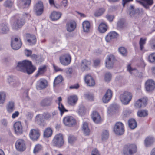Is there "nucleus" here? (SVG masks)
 Returning <instances> with one entry per match:
<instances>
[{"label":"nucleus","instance_id":"obj_1","mask_svg":"<svg viewBox=\"0 0 155 155\" xmlns=\"http://www.w3.org/2000/svg\"><path fill=\"white\" fill-rule=\"evenodd\" d=\"M16 68L29 74L32 73L36 69L35 67L32 65L31 62L28 60H24L18 62Z\"/></svg>","mask_w":155,"mask_h":155},{"label":"nucleus","instance_id":"obj_2","mask_svg":"<svg viewBox=\"0 0 155 155\" xmlns=\"http://www.w3.org/2000/svg\"><path fill=\"white\" fill-rule=\"evenodd\" d=\"M137 152V147L134 144H129L125 146L123 150V155H133Z\"/></svg>","mask_w":155,"mask_h":155},{"label":"nucleus","instance_id":"obj_3","mask_svg":"<svg viewBox=\"0 0 155 155\" xmlns=\"http://www.w3.org/2000/svg\"><path fill=\"white\" fill-rule=\"evenodd\" d=\"M13 18L14 21L12 25V27L14 30L20 28L25 23V19L21 15H15Z\"/></svg>","mask_w":155,"mask_h":155},{"label":"nucleus","instance_id":"obj_4","mask_svg":"<svg viewBox=\"0 0 155 155\" xmlns=\"http://www.w3.org/2000/svg\"><path fill=\"white\" fill-rule=\"evenodd\" d=\"M132 97V94L130 92L125 91L120 94L119 99L123 104L126 105L130 102Z\"/></svg>","mask_w":155,"mask_h":155},{"label":"nucleus","instance_id":"obj_5","mask_svg":"<svg viewBox=\"0 0 155 155\" xmlns=\"http://www.w3.org/2000/svg\"><path fill=\"white\" fill-rule=\"evenodd\" d=\"M52 144L53 146L59 148L62 146L64 144L63 135L61 134L55 135L52 140Z\"/></svg>","mask_w":155,"mask_h":155},{"label":"nucleus","instance_id":"obj_6","mask_svg":"<svg viewBox=\"0 0 155 155\" xmlns=\"http://www.w3.org/2000/svg\"><path fill=\"white\" fill-rule=\"evenodd\" d=\"M129 15L131 18L135 19L138 18L140 15L141 11L139 8L134 9L133 5H131L128 8Z\"/></svg>","mask_w":155,"mask_h":155},{"label":"nucleus","instance_id":"obj_7","mask_svg":"<svg viewBox=\"0 0 155 155\" xmlns=\"http://www.w3.org/2000/svg\"><path fill=\"white\" fill-rule=\"evenodd\" d=\"M44 5L43 3L38 1L34 6V11L36 15L37 16L41 15L44 12Z\"/></svg>","mask_w":155,"mask_h":155},{"label":"nucleus","instance_id":"obj_8","mask_svg":"<svg viewBox=\"0 0 155 155\" xmlns=\"http://www.w3.org/2000/svg\"><path fill=\"white\" fill-rule=\"evenodd\" d=\"M114 131L117 135L123 134L124 132V127L123 124L120 122H117L114 126Z\"/></svg>","mask_w":155,"mask_h":155},{"label":"nucleus","instance_id":"obj_9","mask_svg":"<svg viewBox=\"0 0 155 155\" xmlns=\"http://www.w3.org/2000/svg\"><path fill=\"white\" fill-rule=\"evenodd\" d=\"M60 63L63 65L68 66L71 63V58L69 54H65L61 55L59 57Z\"/></svg>","mask_w":155,"mask_h":155},{"label":"nucleus","instance_id":"obj_10","mask_svg":"<svg viewBox=\"0 0 155 155\" xmlns=\"http://www.w3.org/2000/svg\"><path fill=\"white\" fill-rule=\"evenodd\" d=\"M63 122L65 125L71 126L75 124V119L71 116H66L63 119Z\"/></svg>","mask_w":155,"mask_h":155},{"label":"nucleus","instance_id":"obj_11","mask_svg":"<svg viewBox=\"0 0 155 155\" xmlns=\"http://www.w3.org/2000/svg\"><path fill=\"white\" fill-rule=\"evenodd\" d=\"M21 44V41L19 38H15L12 40L11 46L12 48L15 50L18 49Z\"/></svg>","mask_w":155,"mask_h":155},{"label":"nucleus","instance_id":"obj_12","mask_svg":"<svg viewBox=\"0 0 155 155\" xmlns=\"http://www.w3.org/2000/svg\"><path fill=\"white\" fill-rule=\"evenodd\" d=\"M13 127L16 134L19 135L23 133V127L21 122L17 121L15 122L14 124Z\"/></svg>","mask_w":155,"mask_h":155},{"label":"nucleus","instance_id":"obj_13","mask_svg":"<svg viewBox=\"0 0 155 155\" xmlns=\"http://www.w3.org/2000/svg\"><path fill=\"white\" fill-rule=\"evenodd\" d=\"M48 85V83L46 80L41 78L37 81L36 87L38 90L43 89L46 88Z\"/></svg>","mask_w":155,"mask_h":155},{"label":"nucleus","instance_id":"obj_14","mask_svg":"<svg viewBox=\"0 0 155 155\" xmlns=\"http://www.w3.org/2000/svg\"><path fill=\"white\" fill-rule=\"evenodd\" d=\"M16 149L19 151H23L26 149V146L24 140L21 139L18 140L15 143Z\"/></svg>","mask_w":155,"mask_h":155},{"label":"nucleus","instance_id":"obj_15","mask_svg":"<svg viewBox=\"0 0 155 155\" xmlns=\"http://www.w3.org/2000/svg\"><path fill=\"white\" fill-rule=\"evenodd\" d=\"M30 138L34 141L36 140L39 137L40 133L38 129H32L30 130L29 133Z\"/></svg>","mask_w":155,"mask_h":155},{"label":"nucleus","instance_id":"obj_16","mask_svg":"<svg viewBox=\"0 0 155 155\" xmlns=\"http://www.w3.org/2000/svg\"><path fill=\"white\" fill-rule=\"evenodd\" d=\"M145 86L147 91H151L155 88V83L152 80H148L146 81Z\"/></svg>","mask_w":155,"mask_h":155},{"label":"nucleus","instance_id":"obj_17","mask_svg":"<svg viewBox=\"0 0 155 155\" xmlns=\"http://www.w3.org/2000/svg\"><path fill=\"white\" fill-rule=\"evenodd\" d=\"M31 0H18L17 5L20 8H27L30 5Z\"/></svg>","mask_w":155,"mask_h":155},{"label":"nucleus","instance_id":"obj_18","mask_svg":"<svg viewBox=\"0 0 155 155\" xmlns=\"http://www.w3.org/2000/svg\"><path fill=\"white\" fill-rule=\"evenodd\" d=\"M114 61L115 58L113 55H111L108 56L105 62L106 67L109 69L112 68Z\"/></svg>","mask_w":155,"mask_h":155},{"label":"nucleus","instance_id":"obj_19","mask_svg":"<svg viewBox=\"0 0 155 155\" xmlns=\"http://www.w3.org/2000/svg\"><path fill=\"white\" fill-rule=\"evenodd\" d=\"M7 82L13 87H16L19 84L18 81L13 76H9L7 78Z\"/></svg>","mask_w":155,"mask_h":155},{"label":"nucleus","instance_id":"obj_20","mask_svg":"<svg viewBox=\"0 0 155 155\" xmlns=\"http://www.w3.org/2000/svg\"><path fill=\"white\" fill-rule=\"evenodd\" d=\"M147 99L146 98H143L138 99L136 101L134 106L136 108H139L142 107H145L147 104Z\"/></svg>","mask_w":155,"mask_h":155},{"label":"nucleus","instance_id":"obj_21","mask_svg":"<svg viewBox=\"0 0 155 155\" xmlns=\"http://www.w3.org/2000/svg\"><path fill=\"white\" fill-rule=\"evenodd\" d=\"M112 96V92L110 89H108L106 91L105 95L102 98L103 103H107L111 99Z\"/></svg>","mask_w":155,"mask_h":155},{"label":"nucleus","instance_id":"obj_22","mask_svg":"<svg viewBox=\"0 0 155 155\" xmlns=\"http://www.w3.org/2000/svg\"><path fill=\"white\" fill-rule=\"evenodd\" d=\"M58 99V100L56 101L58 105V108L60 112L61 115L62 116L64 112H67L68 110L65 108L64 107L61 102L62 101L61 97H59Z\"/></svg>","mask_w":155,"mask_h":155},{"label":"nucleus","instance_id":"obj_23","mask_svg":"<svg viewBox=\"0 0 155 155\" xmlns=\"http://www.w3.org/2000/svg\"><path fill=\"white\" fill-rule=\"evenodd\" d=\"M155 142V138L153 136H149L147 137L144 141V144L146 147H150Z\"/></svg>","mask_w":155,"mask_h":155},{"label":"nucleus","instance_id":"obj_24","mask_svg":"<svg viewBox=\"0 0 155 155\" xmlns=\"http://www.w3.org/2000/svg\"><path fill=\"white\" fill-rule=\"evenodd\" d=\"M136 2L142 5L146 9L149 8V6L153 3V0H136Z\"/></svg>","mask_w":155,"mask_h":155},{"label":"nucleus","instance_id":"obj_25","mask_svg":"<svg viewBox=\"0 0 155 155\" xmlns=\"http://www.w3.org/2000/svg\"><path fill=\"white\" fill-rule=\"evenodd\" d=\"M118 36V34L115 31H111L106 36L105 39L107 42H110L113 39L117 38Z\"/></svg>","mask_w":155,"mask_h":155},{"label":"nucleus","instance_id":"obj_26","mask_svg":"<svg viewBox=\"0 0 155 155\" xmlns=\"http://www.w3.org/2000/svg\"><path fill=\"white\" fill-rule=\"evenodd\" d=\"M85 83L89 86H93L95 85L94 80L92 77L89 75H86L84 77Z\"/></svg>","mask_w":155,"mask_h":155},{"label":"nucleus","instance_id":"obj_27","mask_svg":"<svg viewBox=\"0 0 155 155\" xmlns=\"http://www.w3.org/2000/svg\"><path fill=\"white\" fill-rule=\"evenodd\" d=\"M91 118L95 123H99L101 122V117L97 112L94 111L91 114Z\"/></svg>","mask_w":155,"mask_h":155},{"label":"nucleus","instance_id":"obj_28","mask_svg":"<svg viewBox=\"0 0 155 155\" xmlns=\"http://www.w3.org/2000/svg\"><path fill=\"white\" fill-rule=\"evenodd\" d=\"M91 62L90 61L84 59L82 61L81 65L78 67L82 71H83L87 70Z\"/></svg>","mask_w":155,"mask_h":155},{"label":"nucleus","instance_id":"obj_29","mask_svg":"<svg viewBox=\"0 0 155 155\" xmlns=\"http://www.w3.org/2000/svg\"><path fill=\"white\" fill-rule=\"evenodd\" d=\"M76 22L74 21H71L68 23L66 25L67 30L68 31L71 32L74 31L76 28Z\"/></svg>","mask_w":155,"mask_h":155},{"label":"nucleus","instance_id":"obj_30","mask_svg":"<svg viewBox=\"0 0 155 155\" xmlns=\"http://www.w3.org/2000/svg\"><path fill=\"white\" fill-rule=\"evenodd\" d=\"M82 131L85 135H88L90 133V130L88 127V123L86 122H83L82 126Z\"/></svg>","mask_w":155,"mask_h":155},{"label":"nucleus","instance_id":"obj_31","mask_svg":"<svg viewBox=\"0 0 155 155\" xmlns=\"http://www.w3.org/2000/svg\"><path fill=\"white\" fill-rule=\"evenodd\" d=\"M82 25L84 32L88 33L89 31L91 28V24L88 21H84L82 23Z\"/></svg>","mask_w":155,"mask_h":155},{"label":"nucleus","instance_id":"obj_32","mask_svg":"<svg viewBox=\"0 0 155 155\" xmlns=\"http://www.w3.org/2000/svg\"><path fill=\"white\" fill-rule=\"evenodd\" d=\"M61 13L60 12L53 11L51 14L50 18L52 21L57 20L61 17Z\"/></svg>","mask_w":155,"mask_h":155},{"label":"nucleus","instance_id":"obj_33","mask_svg":"<svg viewBox=\"0 0 155 155\" xmlns=\"http://www.w3.org/2000/svg\"><path fill=\"white\" fill-rule=\"evenodd\" d=\"M78 97L77 96H71L68 97V102L70 105L74 106L78 101Z\"/></svg>","mask_w":155,"mask_h":155},{"label":"nucleus","instance_id":"obj_34","mask_svg":"<svg viewBox=\"0 0 155 155\" xmlns=\"http://www.w3.org/2000/svg\"><path fill=\"white\" fill-rule=\"evenodd\" d=\"M27 41L29 45H32L35 43L36 39L35 35L28 34L27 35Z\"/></svg>","mask_w":155,"mask_h":155},{"label":"nucleus","instance_id":"obj_35","mask_svg":"<svg viewBox=\"0 0 155 155\" xmlns=\"http://www.w3.org/2000/svg\"><path fill=\"white\" fill-rule=\"evenodd\" d=\"M108 28L107 25L105 23L102 22L101 23L98 27L99 31L101 33H103L106 32Z\"/></svg>","mask_w":155,"mask_h":155},{"label":"nucleus","instance_id":"obj_36","mask_svg":"<svg viewBox=\"0 0 155 155\" xmlns=\"http://www.w3.org/2000/svg\"><path fill=\"white\" fill-rule=\"evenodd\" d=\"M6 109L7 112L9 113H12L15 110L14 103L13 101H10L7 104Z\"/></svg>","mask_w":155,"mask_h":155},{"label":"nucleus","instance_id":"obj_37","mask_svg":"<svg viewBox=\"0 0 155 155\" xmlns=\"http://www.w3.org/2000/svg\"><path fill=\"white\" fill-rule=\"evenodd\" d=\"M127 70L130 74H134L135 76H139L138 74L139 73L136 69L132 68L130 64L127 66Z\"/></svg>","mask_w":155,"mask_h":155},{"label":"nucleus","instance_id":"obj_38","mask_svg":"<svg viewBox=\"0 0 155 155\" xmlns=\"http://www.w3.org/2000/svg\"><path fill=\"white\" fill-rule=\"evenodd\" d=\"M86 112V109L83 105H80L78 109L77 110V112L81 116H82L85 115Z\"/></svg>","mask_w":155,"mask_h":155},{"label":"nucleus","instance_id":"obj_39","mask_svg":"<svg viewBox=\"0 0 155 155\" xmlns=\"http://www.w3.org/2000/svg\"><path fill=\"white\" fill-rule=\"evenodd\" d=\"M6 98V93L3 91L0 92V105H2L4 104Z\"/></svg>","mask_w":155,"mask_h":155},{"label":"nucleus","instance_id":"obj_40","mask_svg":"<svg viewBox=\"0 0 155 155\" xmlns=\"http://www.w3.org/2000/svg\"><path fill=\"white\" fill-rule=\"evenodd\" d=\"M118 108L117 104H114L110 105L108 108L107 113L108 114H110L113 112L115 111Z\"/></svg>","mask_w":155,"mask_h":155},{"label":"nucleus","instance_id":"obj_41","mask_svg":"<svg viewBox=\"0 0 155 155\" xmlns=\"http://www.w3.org/2000/svg\"><path fill=\"white\" fill-rule=\"evenodd\" d=\"M105 11L104 8H100L96 10L94 12V15L96 17H99L103 15Z\"/></svg>","mask_w":155,"mask_h":155},{"label":"nucleus","instance_id":"obj_42","mask_svg":"<svg viewBox=\"0 0 155 155\" xmlns=\"http://www.w3.org/2000/svg\"><path fill=\"white\" fill-rule=\"evenodd\" d=\"M52 134V130L50 128H48L45 129L44 133V136L46 137H51Z\"/></svg>","mask_w":155,"mask_h":155},{"label":"nucleus","instance_id":"obj_43","mask_svg":"<svg viewBox=\"0 0 155 155\" xmlns=\"http://www.w3.org/2000/svg\"><path fill=\"white\" fill-rule=\"evenodd\" d=\"M129 127L131 129H134L137 127V124L135 120L133 119H130L128 121Z\"/></svg>","mask_w":155,"mask_h":155},{"label":"nucleus","instance_id":"obj_44","mask_svg":"<svg viewBox=\"0 0 155 155\" xmlns=\"http://www.w3.org/2000/svg\"><path fill=\"white\" fill-rule=\"evenodd\" d=\"M42 146L39 144L36 145L34 147L33 149V153L36 154L40 152L42 149Z\"/></svg>","mask_w":155,"mask_h":155},{"label":"nucleus","instance_id":"obj_45","mask_svg":"<svg viewBox=\"0 0 155 155\" xmlns=\"http://www.w3.org/2000/svg\"><path fill=\"white\" fill-rule=\"evenodd\" d=\"M46 68L45 65L40 67L38 69L37 75H39L42 74L46 71Z\"/></svg>","mask_w":155,"mask_h":155},{"label":"nucleus","instance_id":"obj_46","mask_svg":"<svg viewBox=\"0 0 155 155\" xmlns=\"http://www.w3.org/2000/svg\"><path fill=\"white\" fill-rule=\"evenodd\" d=\"M109 136V132L107 130H104L102 132L101 137L103 140H105L108 138Z\"/></svg>","mask_w":155,"mask_h":155},{"label":"nucleus","instance_id":"obj_47","mask_svg":"<svg viewBox=\"0 0 155 155\" xmlns=\"http://www.w3.org/2000/svg\"><path fill=\"white\" fill-rule=\"evenodd\" d=\"M63 80V78L61 75L57 77L54 81V85H56L61 83Z\"/></svg>","mask_w":155,"mask_h":155},{"label":"nucleus","instance_id":"obj_48","mask_svg":"<svg viewBox=\"0 0 155 155\" xmlns=\"http://www.w3.org/2000/svg\"><path fill=\"white\" fill-rule=\"evenodd\" d=\"M148 115V113L147 111L142 110L138 111L137 112L138 116L140 117H144Z\"/></svg>","mask_w":155,"mask_h":155},{"label":"nucleus","instance_id":"obj_49","mask_svg":"<svg viewBox=\"0 0 155 155\" xmlns=\"http://www.w3.org/2000/svg\"><path fill=\"white\" fill-rule=\"evenodd\" d=\"M1 27V29L2 33H7L9 29L6 24H2Z\"/></svg>","mask_w":155,"mask_h":155},{"label":"nucleus","instance_id":"obj_50","mask_svg":"<svg viewBox=\"0 0 155 155\" xmlns=\"http://www.w3.org/2000/svg\"><path fill=\"white\" fill-rule=\"evenodd\" d=\"M146 38H141L140 41V49L142 50L143 48V46L146 43Z\"/></svg>","mask_w":155,"mask_h":155},{"label":"nucleus","instance_id":"obj_51","mask_svg":"<svg viewBox=\"0 0 155 155\" xmlns=\"http://www.w3.org/2000/svg\"><path fill=\"white\" fill-rule=\"evenodd\" d=\"M148 60L150 62H155V53H151L148 56Z\"/></svg>","mask_w":155,"mask_h":155},{"label":"nucleus","instance_id":"obj_52","mask_svg":"<svg viewBox=\"0 0 155 155\" xmlns=\"http://www.w3.org/2000/svg\"><path fill=\"white\" fill-rule=\"evenodd\" d=\"M14 4L13 1L11 0H6L4 2V5L6 7H11Z\"/></svg>","mask_w":155,"mask_h":155},{"label":"nucleus","instance_id":"obj_53","mask_svg":"<svg viewBox=\"0 0 155 155\" xmlns=\"http://www.w3.org/2000/svg\"><path fill=\"white\" fill-rule=\"evenodd\" d=\"M120 53L123 56H125L127 55V50L124 47H121L118 49Z\"/></svg>","mask_w":155,"mask_h":155},{"label":"nucleus","instance_id":"obj_54","mask_svg":"<svg viewBox=\"0 0 155 155\" xmlns=\"http://www.w3.org/2000/svg\"><path fill=\"white\" fill-rule=\"evenodd\" d=\"M111 74L109 72H107L105 75L104 79L106 81L109 82L111 80Z\"/></svg>","mask_w":155,"mask_h":155},{"label":"nucleus","instance_id":"obj_55","mask_svg":"<svg viewBox=\"0 0 155 155\" xmlns=\"http://www.w3.org/2000/svg\"><path fill=\"white\" fill-rule=\"evenodd\" d=\"M32 59L38 61H41V56L39 55H37L35 54H33L31 56Z\"/></svg>","mask_w":155,"mask_h":155},{"label":"nucleus","instance_id":"obj_56","mask_svg":"<svg viewBox=\"0 0 155 155\" xmlns=\"http://www.w3.org/2000/svg\"><path fill=\"white\" fill-rule=\"evenodd\" d=\"M131 112V111L130 110L126 109L124 110L123 114L125 117H126L128 116Z\"/></svg>","mask_w":155,"mask_h":155},{"label":"nucleus","instance_id":"obj_57","mask_svg":"<svg viewBox=\"0 0 155 155\" xmlns=\"http://www.w3.org/2000/svg\"><path fill=\"white\" fill-rule=\"evenodd\" d=\"M150 44L151 48L153 49H155V40L152 39L151 40L150 42Z\"/></svg>","mask_w":155,"mask_h":155},{"label":"nucleus","instance_id":"obj_58","mask_svg":"<svg viewBox=\"0 0 155 155\" xmlns=\"http://www.w3.org/2000/svg\"><path fill=\"white\" fill-rule=\"evenodd\" d=\"M33 115L32 113L28 112L26 114V117L28 120H31L33 117Z\"/></svg>","mask_w":155,"mask_h":155},{"label":"nucleus","instance_id":"obj_59","mask_svg":"<svg viewBox=\"0 0 155 155\" xmlns=\"http://www.w3.org/2000/svg\"><path fill=\"white\" fill-rule=\"evenodd\" d=\"M106 18L110 22H112L114 18L113 15H107L106 16Z\"/></svg>","mask_w":155,"mask_h":155},{"label":"nucleus","instance_id":"obj_60","mask_svg":"<svg viewBox=\"0 0 155 155\" xmlns=\"http://www.w3.org/2000/svg\"><path fill=\"white\" fill-rule=\"evenodd\" d=\"M61 5L65 8H66L68 5V0H63L61 3Z\"/></svg>","mask_w":155,"mask_h":155},{"label":"nucleus","instance_id":"obj_61","mask_svg":"<svg viewBox=\"0 0 155 155\" xmlns=\"http://www.w3.org/2000/svg\"><path fill=\"white\" fill-rule=\"evenodd\" d=\"M43 116L44 119H48L51 117V115L49 113H44L43 114Z\"/></svg>","mask_w":155,"mask_h":155},{"label":"nucleus","instance_id":"obj_62","mask_svg":"<svg viewBox=\"0 0 155 155\" xmlns=\"http://www.w3.org/2000/svg\"><path fill=\"white\" fill-rule=\"evenodd\" d=\"M75 140V138L73 136H69L68 138V140L69 143H72Z\"/></svg>","mask_w":155,"mask_h":155},{"label":"nucleus","instance_id":"obj_63","mask_svg":"<svg viewBox=\"0 0 155 155\" xmlns=\"http://www.w3.org/2000/svg\"><path fill=\"white\" fill-rule=\"evenodd\" d=\"M124 23L121 20H120L117 23V27L120 28H122L124 27Z\"/></svg>","mask_w":155,"mask_h":155},{"label":"nucleus","instance_id":"obj_64","mask_svg":"<svg viewBox=\"0 0 155 155\" xmlns=\"http://www.w3.org/2000/svg\"><path fill=\"white\" fill-rule=\"evenodd\" d=\"M91 155H100V154L98 150L96 149H94L92 151Z\"/></svg>","mask_w":155,"mask_h":155}]
</instances>
